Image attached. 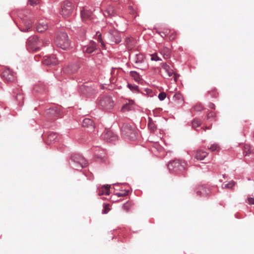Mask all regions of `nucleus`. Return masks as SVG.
Masks as SVG:
<instances>
[{"label": "nucleus", "mask_w": 254, "mask_h": 254, "mask_svg": "<svg viewBox=\"0 0 254 254\" xmlns=\"http://www.w3.org/2000/svg\"><path fill=\"white\" fill-rule=\"evenodd\" d=\"M209 107L211 108V109H214L215 107V105L213 103H211L209 105Z\"/></svg>", "instance_id": "nucleus-45"}, {"label": "nucleus", "mask_w": 254, "mask_h": 254, "mask_svg": "<svg viewBox=\"0 0 254 254\" xmlns=\"http://www.w3.org/2000/svg\"><path fill=\"white\" fill-rule=\"evenodd\" d=\"M122 134L129 138L133 139L135 137V132L133 128L128 124H124L121 128Z\"/></svg>", "instance_id": "nucleus-6"}, {"label": "nucleus", "mask_w": 254, "mask_h": 254, "mask_svg": "<svg viewBox=\"0 0 254 254\" xmlns=\"http://www.w3.org/2000/svg\"><path fill=\"white\" fill-rule=\"evenodd\" d=\"M109 42L110 44L113 43H119L122 39L119 33L116 30H112L110 31L107 35Z\"/></svg>", "instance_id": "nucleus-10"}, {"label": "nucleus", "mask_w": 254, "mask_h": 254, "mask_svg": "<svg viewBox=\"0 0 254 254\" xmlns=\"http://www.w3.org/2000/svg\"><path fill=\"white\" fill-rule=\"evenodd\" d=\"M201 125V121L198 119H194L192 122V126L193 128L199 127Z\"/></svg>", "instance_id": "nucleus-31"}, {"label": "nucleus", "mask_w": 254, "mask_h": 254, "mask_svg": "<svg viewBox=\"0 0 254 254\" xmlns=\"http://www.w3.org/2000/svg\"><path fill=\"white\" fill-rule=\"evenodd\" d=\"M22 23L24 25L23 27H21L20 28V30L23 32H28L30 31L32 28V22L31 20L26 21L23 20L22 21Z\"/></svg>", "instance_id": "nucleus-19"}, {"label": "nucleus", "mask_w": 254, "mask_h": 254, "mask_svg": "<svg viewBox=\"0 0 254 254\" xmlns=\"http://www.w3.org/2000/svg\"><path fill=\"white\" fill-rule=\"evenodd\" d=\"M2 78L7 82H11L15 80L16 76L9 68L4 67L1 72Z\"/></svg>", "instance_id": "nucleus-7"}, {"label": "nucleus", "mask_w": 254, "mask_h": 254, "mask_svg": "<svg viewBox=\"0 0 254 254\" xmlns=\"http://www.w3.org/2000/svg\"><path fill=\"white\" fill-rule=\"evenodd\" d=\"M132 39L130 38H127L125 40V43L127 46L128 47V48H131V45L130 44L131 42V41Z\"/></svg>", "instance_id": "nucleus-39"}, {"label": "nucleus", "mask_w": 254, "mask_h": 254, "mask_svg": "<svg viewBox=\"0 0 254 254\" xmlns=\"http://www.w3.org/2000/svg\"><path fill=\"white\" fill-rule=\"evenodd\" d=\"M101 137L107 142L115 141L118 139V136L110 130H105L102 133Z\"/></svg>", "instance_id": "nucleus-11"}, {"label": "nucleus", "mask_w": 254, "mask_h": 254, "mask_svg": "<svg viewBox=\"0 0 254 254\" xmlns=\"http://www.w3.org/2000/svg\"><path fill=\"white\" fill-rule=\"evenodd\" d=\"M127 87L133 92L134 93H138L139 92V88L138 86L135 84H131L128 83L127 84Z\"/></svg>", "instance_id": "nucleus-26"}, {"label": "nucleus", "mask_w": 254, "mask_h": 254, "mask_svg": "<svg viewBox=\"0 0 254 254\" xmlns=\"http://www.w3.org/2000/svg\"><path fill=\"white\" fill-rule=\"evenodd\" d=\"M38 43V38L36 36L30 37L27 41V44L33 51H37L39 48L37 47Z\"/></svg>", "instance_id": "nucleus-13"}, {"label": "nucleus", "mask_w": 254, "mask_h": 254, "mask_svg": "<svg viewBox=\"0 0 254 254\" xmlns=\"http://www.w3.org/2000/svg\"><path fill=\"white\" fill-rule=\"evenodd\" d=\"M158 34L162 33L165 37L168 38L170 41H174L177 37V32L174 30L163 29V31L158 32Z\"/></svg>", "instance_id": "nucleus-12"}, {"label": "nucleus", "mask_w": 254, "mask_h": 254, "mask_svg": "<svg viewBox=\"0 0 254 254\" xmlns=\"http://www.w3.org/2000/svg\"><path fill=\"white\" fill-rule=\"evenodd\" d=\"M57 46L63 50H66L69 47V42L67 34L65 32H61L55 40Z\"/></svg>", "instance_id": "nucleus-3"}, {"label": "nucleus", "mask_w": 254, "mask_h": 254, "mask_svg": "<svg viewBox=\"0 0 254 254\" xmlns=\"http://www.w3.org/2000/svg\"><path fill=\"white\" fill-rule=\"evenodd\" d=\"M127 193H128V191L125 190L124 192H117V193H116V194L118 196L120 197V196H125V195H127Z\"/></svg>", "instance_id": "nucleus-40"}, {"label": "nucleus", "mask_w": 254, "mask_h": 254, "mask_svg": "<svg viewBox=\"0 0 254 254\" xmlns=\"http://www.w3.org/2000/svg\"><path fill=\"white\" fill-rule=\"evenodd\" d=\"M108 10H109V12H112V13H113V8H112V7L109 8V9H108Z\"/></svg>", "instance_id": "nucleus-46"}, {"label": "nucleus", "mask_w": 254, "mask_h": 254, "mask_svg": "<svg viewBox=\"0 0 254 254\" xmlns=\"http://www.w3.org/2000/svg\"><path fill=\"white\" fill-rule=\"evenodd\" d=\"M193 108L195 111L199 112L203 109V106L201 104L198 103L194 106Z\"/></svg>", "instance_id": "nucleus-36"}, {"label": "nucleus", "mask_w": 254, "mask_h": 254, "mask_svg": "<svg viewBox=\"0 0 254 254\" xmlns=\"http://www.w3.org/2000/svg\"><path fill=\"white\" fill-rule=\"evenodd\" d=\"M80 15L82 21L87 24H90L93 20V15L91 10L83 8L80 11Z\"/></svg>", "instance_id": "nucleus-8"}, {"label": "nucleus", "mask_w": 254, "mask_h": 254, "mask_svg": "<svg viewBox=\"0 0 254 254\" xmlns=\"http://www.w3.org/2000/svg\"><path fill=\"white\" fill-rule=\"evenodd\" d=\"M98 41H99V42H100L101 43V44H102V45L103 46H105V44H104V42H103V40H102V38H101V35H99V37H98Z\"/></svg>", "instance_id": "nucleus-44"}, {"label": "nucleus", "mask_w": 254, "mask_h": 254, "mask_svg": "<svg viewBox=\"0 0 254 254\" xmlns=\"http://www.w3.org/2000/svg\"><path fill=\"white\" fill-rule=\"evenodd\" d=\"M216 114L214 112H210L207 114V118L210 119L211 118H215L216 117Z\"/></svg>", "instance_id": "nucleus-41"}, {"label": "nucleus", "mask_w": 254, "mask_h": 254, "mask_svg": "<svg viewBox=\"0 0 254 254\" xmlns=\"http://www.w3.org/2000/svg\"><path fill=\"white\" fill-rule=\"evenodd\" d=\"M130 76L136 81L139 82L141 80V78L139 74L136 71H130L129 72Z\"/></svg>", "instance_id": "nucleus-24"}, {"label": "nucleus", "mask_w": 254, "mask_h": 254, "mask_svg": "<svg viewBox=\"0 0 254 254\" xmlns=\"http://www.w3.org/2000/svg\"><path fill=\"white\" fill-rule=\"evenodd\" d=\"M151 61H161V59L156 54H152L151 55Z\"/></svg>", "instance_id": "nucleus-34"}, {"label": "nucleus", "mask_w": 254, "mask_h": 254, "mask_svg": "<svg viewBox=\"0 0 254 254\" xmlns=\"http://www.w3.org/2000/svg\"><path fill=\"white\" fill-rule=\"evenodd\" d=\"M82 126L88 129V131L93 130L95 125L93 121L89 118H85L82 121Z\"/></svg>", "instance_id": "nucleus-15"}, {"label": "nucleus", "mask_w": 254, "mask_h": 254, "mask_svg": "<svg viewBox=\"0 0 254 254\" xmlns=\"http://www.w3.org/2000/svg\"><path fill=\"white\" fill-rule=\"evenodd\" d=\"M208 155V153L204 151L198 150L196 151L195 158L197 160H202Z\"/></svg>", "instance_id": "nucleus-23"}, {"label": "nucleus", "mask_w": 254, "mask_h": 254, "mask_svg": "<svg viewBox=\"0 0 254 254\" xmlns=\"http://www.w3.org/2000/svg\"><path fill=\"white\" fill-rule=\"evenodd\" d=\"M110 186L108 185H104L98 189L99 195H109L110 194Z\"/></svg>", "instance_id": "nucleus-17"}, {"label": "nucleus", "mask_w": 254, "mask_h": 254, "mask_svg": "<svg viewBox=\"0 0 254 254\" xmlns=\"http://www.w3.org/2000/svg\"><path fill=\"white\" fill-rule=\"evenodd\" d=\"M166 97V94L164 92L160 93L158 95V98L160 101L164 100Z\"/></svg>", "instance_id": "nucleus-37"}, {"label": "nucleus", "mask_w": 254, "mask_h": 254, "mask_svg": "<svg viewBox=\"0 0 254 254\" xmlns=\"http://www.w3.org/2000/svg\"><path fill=\"white\" fill-rule=\"evenodd\" d=\"M160 53L165 59H169L171 57V51L169 48L166 47H164L160 50Z\"/></svg>", "instance_id": "nucleus-20"}, {"label": "nucleus", "mask_w": 254, "mask_h": 254, "mask_svg": "<svg viewBox=\"0 0 254 254\" xmlns=\"http://www.w3.org/2000/svg\"><path fill=\"white\" fill-rule=\"evenodd\" d=\"M187 165V163L185 161L176 159L169 162L168 168L171 172H182L186 169Z\"/></svg>", "instance_id": "nucleus-2"}, {"label": "nucleus", "mask_w": 254, "mask_h": 254, "mask_svg": "<svg viewBox=\"0 0 254 254\" xmlns=\"http://www.w3.org/2000/svg\"><path fill=\"white\" fill-rule=\"evenodd\" d=\"M148 127L152 130L154 131L156 129V125L150 118H149L148 119Z\"/></svg>", "instance_id": "nucleus-27"}, {"label": "nucleus", "mask_w": 254, "mask_h": 254, "mask_svg": "<svg viewBox=\"0 0 254 254\" xmlns=\"http://www.w3.org/2000/svg\"><path fill=\"white\" fill-rule=\"evenodd\" d=\"M162 68L167 74L166 77H171L174 74L173 70L166 63H163L162 64Z\"/></svg>", "instance_id": "nucleus-18"}, {"label": "nucleus", "mask_w": 254, "mask_h": 254, "mask_svg": "<svg viewBox=\"0 0 254 254\" xmlns=\"http://www.w3.org/2000/svg\"><path fill=\"white\" fill-rule=\"evenodd\" d=\"M74 11V5L68 1H64L61 5V14L64 18L72 15Z\"/></svg>", "instance_id": "nucleus-5"}, {"label": "nucleus", "mask_w": 254, "mask_h": 254, "mask_svg": "<svg viewBox=\"0 0 254 254\" xmlns=\"http://www.w3.org/2000/svg\"><path fill=\"white\" fill-rule=\"evenodd\" d=\"M173 100L174 101L177 103H180L183 101V96L180 93H176L173 97Z\"/></svg>", "instance_id": "nucleus-25"}, {"label": "nucleus", "mask_w": 254, "mask_h": 254, "mask_svg": "<svg viewBox=\"0 0 254 254\" xmlns=\"http://www.w3.org/2000/svg\"><path fill=\"white\" fill-rule=\"evenodd\" d=\"M133 61L136 64L135 68L145 70L148 68V64L145 60L144 55L142 54H137L133 58Z\"/></svg>", "instance_id": "nucleus-4"}, {"label": "nucleus", "mask_w": 254, "mask_h": 254, "mask_svg": "<svg viewBox=\"0 0 254 254\" xmlns=\"http://www.w3.org/2000/svg\"><path fill=\"white\" fill-rule=\"evenodd\" d=\"M248 202L249 204L250 205L254 204V198L248 197Z\"/></svg>", "instance_id": "nucleus-42"}, {"label": "nucleus", "mask_w": 254, "mask_h": 254, "mask_svg": "<svg viewBox=\"0 0 254 254\" xmlns=\"http://www.w3.org/2000/svg\"><path fill=\"white\" fill-rule=\"evenodd\" d=\"M48 28V25L46 22L41 21L37 26V30L39 32H43Z\"/></svg>", "instance_id": "nucleus-22"}, {"label": "nucleus", "mask_w": 254, "mask_h": 254, "mask_svg": "<svg viewBox=\"0 0 254 254\" xmlns=\"http://www.w3.org/2000/svg\"><path fill=\"white\" fill-rule=\"evenodd\" d=\"M250 153V150L248 149V146H245L244 153H245V155H248Z\"/></svg>", "instance_id": "nucleus-43"}, {"label": "nucleus", "mask_w": 254, "mask_h": 254, "mask_svg": "<svg viewBox=\"0 0 254 254\" xmlns=\"http://www.w3.org/2000/svg\"><path fill=\"white\" fill-rule=\"evenodd\" d=\"M100 105L104 110L109 111L113 108L114 104L111 97L106 96L100 100Z\"/></svg>", "instance_id": "nucleus-9"}, {"label": "nucleus", "mask_w": 254, "mask_h": 254, "mask_svg": "<svg viewBox=\"0 0 254 254\" xmlns=\"http://www.w3.org/2000/svg\"><path fill=\"white\" fill-rule=\"evenodd\" d=\"M110 210L109 205L106 204L104 205V209L102 210V214H107L109 212Z\"/></svg>", "instance_id": "nucleus-35"}, {"label": "nucleus", "mask_w": 254, "mask_h": 254, "mask_svg": "<svg viewBox=\"0 0 254 254\" xmlns=\"http://www.w3.org/2000/svg\"><path fill=\"white\" fill-rule=\"evenodd\" d=\"M208 149L211 151H219L220 149V147L218 144L213 143L208 147Z\"/></svg>", "instance_id": "nucleus-29"}, {"label": "nucleus", "mask_w": 254, "mask_h": 254, "mask_svg": "<svg viewBox=\"0 0 254 254\" xmlns=\"http://www.w3.org/2000/svg\"><path fill=\"white\" fill-rule=\"evenodd\" d=\"M132 105H131L130 104H126L125 105H124V106L122 107V110L123 111V112H127V111H130L132 109Z\"/></svg>", "instance_id": "nucleus-28"}, {"label": "nucleus", "mask_w": 254, "mask_h": 254, "mask_svg": "<svg viewBox=\"0 0 254 254\" xmlns=\"http://www.w3.org/2000/svg\"><path fill=\"white\" fill-rule=\"evenodd\" d=\"M235 182L233 181H231L228 183L227 184H225L224 186V188L227 189H232L233 187L235 186Z\"/></svg>", "instance_id": "nucleus-33"}, {"label": "nucleus", "mask_w": 254, "mask_h": 254, "mask_svg": "<svg viewBox=\"0 0 254 254\" xmlns=\"http://www.w3.org/2000/svg\"><path fill=\"white\" fill-rule=\"evenodd\" d=\"M206 129H210V127H206Z\"/></svg>", "instance_id": "nucleus-48"}, {"label": "nucleus", "mask_w": 254, "mask_h": 254, "mask_svg": "<svg viewBox=\"0 0 254 254\" xmlns=\"http://www.w3.org/2000/svg\"><path fill=\"white\" fill-rule=\"evenodd\" d=\"M39 1L40 0H28V3L32 6H34L39 3Z\"/></svg>", "instance_id": "nucleus-38"}, {"label": "nucleus", "mask_w": 254, "mask_h": 254, "mask_svg": "<svg viewBox=\"0 0 254 254\" xmlns=\"http://www.w3.org/2000/svg\"><path fill=\"white\" fill-rule=\"evenodd\" d=\"M210 193L211 191L210 189L205 186L199 187L198 190L196 191V194L202 197H206L210 195Z\"/></svg>", "instance_id": "nucleus-14"}, {"label": "nucleus", "mask_w": 254, "mask_h": 254, "mask_svg": "<svg viewBox=\"0 0 254 254\" xmlns=\"http://www.w3.org/2000/svg\"><path fill=\"white\" fill-rule=\"evenodd\" d=\"M96 49V45L95 43H92L89 45H87L83 48V51L84 53L91 54L93 53Z\"/></svg>", "instance_id": "nucleus-21"}, {"label": "nucleus", "mask_w": 254, "mask_h": 254, "mask_svg": "<svg viewBox=\"0 0 254 254\" xmlns=\"http://www.w3.org/2000/svg\"><path fill=\"white\" fill-rule=\"evenodd\" d=\"M162 37L164 38V37H165L164 35L162 33H161V34H159Z\"/></svg>", "instance_id": "nucleus-47"}, {"label": "nucleus", "mask_w": 254, "mask_h": 254, "mask_svg": "<svg viewBox=\"0 0 254 254\" xmlns=\"http://www.w3.org/2000/svg\"><path fill=\"white\" fill-rule=\"evenodd\" d=\"M131 207V203L129 201H127L124 204H123L122 206L123 209L126 211H128Z\"/></svg>", "instance_id": "nucleus-30"}, {"label": "nucleus", "mask_w": 254, "mask_h": 254, "mask_svg": "<svg viewBox=\"0 0 254 254\" xmlns=\"http://www.w3.org/2000/svg\"><path fill=\"white\" fill-rule=\"evenodd\" d=\"M43 63L47 65H54L58 63V60L55 56H50L45 57V59L43 61Z\"/></svg>", "instance_id": "nucleus-16"}, {"label": "nucleus", "mask_w": 254, "mask_h": 254, "mask_svg": "<svg viewBox=\"0 0 254 254\" xmlns=\"http://www.w3.org/2000/svg\"><path fill=\"white\" fill-rule=\"evenodd\" d=\"M72 161V167L77 170H81L83 168L87 166L86 160L81 155L78 154H74L71 156Z\"/></svg>", "instance_id": "nucleus-1"}, {"label": "nucleus", "mask_w": 254, "mask_h": 254, "mask_svg": "<svg viewBox=\"0 0 254 254\" xmlns=\"http://www.w3.org/2000/svg\"><path fill=\"white\" fill-rule=\"evenodd\" d=\"M57 134L56 133H51L49 134L48 138L49 141H55L57 140Z\"/></svg>", "instance_id": "nucleus-32"}]
</instances>
